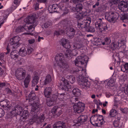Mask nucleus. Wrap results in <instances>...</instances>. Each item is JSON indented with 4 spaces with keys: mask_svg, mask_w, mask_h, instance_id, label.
Masks as SVG:
<instances>
[{
    "mask_svg": "<svg viewBox=\"0 0 128 128\" xmlns=\"http://www.w3.org/2000/svg\"><path fill=\"white\" fill-rule=\"evenodd\" d=\"M88 59V57L84 54L78 56L73 62L76 66L74 70L73 74L77 77L78 84L82 88L86 89L90 87L91 83L88 81L86 77V69H83L80 65H84L86 67Z\"/></svg>",
    "mask_w": 128,
    "mask_h": 128,
    "instance_id": "f257e3e1",
    "label": "nucleus"
},
{
    "mask_svg": "<svg viewBox=\"0 0 128 128\" xmlns=\"http://www.w3.org/2000/svg\"><path fill=\"white\" fill-rule=\"evenodd\" d=\"M32 114L34 112L36 114L35 115L32 116V122H35L37 124H39L40 122L44 121L45 118L44 114H42L38 117L37 116V114L39 111L40 107V104L39 103L38 98L37 96H32Z\"/></svg>",
    "mask_w": 128,
    "mask_h": 128,
    "instance_id": "f03ea898",
    "label": "nucleus"
},
{
    "mask_svg": "<svg viewBox=\"0 0 128 128\" xmlns=\"http://www.w3.org/2000/svg\"><path fill=\"white\" fill-rule=\"evenodd\" d=\"M55 60L57 65L54 64V66L56 67V71L58 74L62 73L64 71H68L69 66L64 62V58L62 54H57L56 56Z\"/></svg>",
    "mask_w": 128,
    "mask_h": 128,
    "instance_id": "7ed1b4c3",
    "label": "nucleus"
},
{
    "mask_svg": "<svg viewBox=\"0 0 128 128\" xmlns=\"http://www.w3.org/2000/svg\"><path fill=\"white\" fill-rule=\"evenodd\" d=\"M86 16L84 12H78L76 16V18L78 19L77 20V24L78 27L80 30H81L83 28H85L88 26L91 22L90 18H86L84 20L82 18Z\"/></svg>",
    "mask_w": 128,
    "mask_h": 128,
    "instance_id": "20e7f679",
    "label": "nucleus"
},
{
    "mask_svg": "<svg viewBox=\"0 0 128 128\" xmlns=\"http://www.w3.org/2000/svg\"><path fill=\"white\" fill-rule=\"evenodd\" d=\"M78 98L75 96H73L70 100L71 102L75 104L73 106L74 112L80 113L84 111V104L79 102Z\"/></svg>",
    "mask_w": 128,
    "mask_h": 128,
    "instance_id": "39448f33",
    "label": "nucleus"
},
{
    "mask_svg": "<svg viewBox=\"0 0 128 128\" xmlns=\"http://www.w3.org/2000/svg\"><path fill=\"white\" fill-rule=\"evenodd\" d=\"M24 21L28 24L27 26H20L16 29V31L17 33L22 32L24 30L27 31L32 28V16H28L24 20Z\"/></svg>",
    "mask_w": 128,
    "mask_h": 128,
    "instance_id": "423d86ee",
    "label": "nucleus"
},
{
    "mask_svg": "<svg viewBox=\"0 0 128 128\" xmlns=\"http://www.w3.org/2000/svg\"><path fill=\"white\" fill-rule=\"evenodd\" d=\"M82 46L80 44L76 42L74 43L73 48L74 49L71 50L70 49L66 50L64 51V55L66 58L71 57L72 56H76L78 54L77 50L80 49Z\"/></svg>",
    "mask_w": 128,
    "mask_h": 128,
    "instance_id": "0eeeda50",
    "label": "nucleus"
},
{
    "mask_svg": "<svg viewBox=\"0 0 128 128\" xmlns=\"http://www.w3.org/2000/svg\"><path fill=\"white\" fill-rule=\"evenodd\" d=\"M20 39V38L18 36H15L11 39L10 40V44H8L6 48L7 51L4 52V53L6 54H7L10 52V48L14 49L18 47L20 44L18 43Z\"/></svg>",
    "mask_w": 128,
    "mask_h": 128,
    "instance_id": "6e6552de",
    "label": "nucleus"
},
{
    "mask_svg": "<svg viewBox=\"0 0 128 128\" xmlns=\"http://www.w3.org/2000/svg\"><path fill=\"white\" fill-rule=\"evenodd\" d=\"M119 16L118 14L111 10L106 12L105 14V19L110 22L116 20Z\"/></svg>",
    "mask_w": 128,
    "mask_h": 128,
    "instance_id": "1a4fd4ad",
    "label": "nucleus"
},
{
    "mask_svg": "<svg viewBox=\"0 0 128 128\" xmlns=\"http://www.w3.org/2000/svg\"><path fill=\"white\" fill-rule=\"evenodd\" d=\"M88 117L86 115H82L79 116L76 119L74 120L73 122L74 123V126H78L85 124L87 122Z\"/></svg>",
    "mask_w": 128,
    "mask_h": 128,
    "instance_id": "9d476101",
    "label": "nucleus"
},
{
    "mask_svg": "<svg viewBox=\"0 0 128 128\" xmlns=\"http://www.w3.org/2000/svg\"><path fill=\"white\" fill-rule=\"evenodd\" d=\"M95 26L97 29L101 32L106 31L108 29L106 24L103 22L101 18H99L95 23Z\"/></svg>",
    "mask_w": 128,
    "mask_h": 128,
    "instance_id": "9b49d317",
    "label": "nucleus"
},
{
    "mask_svg": "<svg viewBox=\"0 0 128 128\" xmlns=\"http://www.w3.org/2000/svg\"><path fill=\"white\" fill-rule=\"evenodd\" d=\"M52 5L53 7L52 9V13L56 12H58L59 10H64L65 11L64 12V14H66L68 12V9H66L65 8L64 9L63 8H64V5L63 4V3L61 2L60 3L58 4H54Z\"/></svg>",
    "mask_w": 128,
    "mask_h": 128,
    "instance_id": "f8f14e48",
    "label": "nucleus"
},
{
    "mask_svg": "<svg viewBox=\"0 0 128 128\" xmlns=\"http://www.w3.org/2000/svg\"><path fill=\"white\" fill-rule=\"evenodd\" d=\"M60 80V82L59 85L61 89L67 91L69 89L71 88V86L69 84L68 81L64 77H62Z\"/></svg>",
    "mask_w": 128,
    "mask_h": 128,
    "instance_id": "ddd939ff",
    "label": "nucleus"
},
{
    "mask_svg": "<svg viewBox=\"0 0 128 128\" xmlns=\"http://www.w3.org/2000/svg\"><path fill=\"white\" fill-rule=\"evenodd\" d=\"M10 102L7 100H4L0 102V105L6 110H8L12 107L10 104Z\"/></svg>",
    "mask_w": 128,
    "mask_h": 128,
    "instance_id": "4468645a",
    "label": "nucleus"
},
{
    "mask_svg": "<svg viewBox=\"0 0 128 128\" xmlns=\"http://www.w3.org/2000/svg\"><path fill=\"white\" fill-rule=\"evenodd\" d=\"M26 73L25 71L23 72L22 68H18L16 71V76L18 80H22L25 77Z\"/></svg>",
    "mask_w": 128,
    "mask_h": 128,
    "instance_id": "2eb2a0df",
    "label": "nucleus"
},
{
    "mask_svg": "<svg viewBox=\"0 0 128 128\" xmlns=\"http://www.w3.org/2000/svg\"><path fill=\"white\" fill-rule=\"evenodd\" d=\"M121 118L118 117L115 119L113 124L114 126L118 127L119 128H124L123 121Z\"/></svg>",
    "mask_w": 128,
    "mask_h": 128,
    "instance_id": "dca6fc26",
    "label": "nucleus"
},
{
    "mask_svg": "<svg viewBox=\"0 0 128 128\" xmlns=\"http://www.w3.org/2000/svg\"><path fill=\"white\" fill-rule=\"evenodd\" d=\"M62 112L61 108L58 106H56L52 109L51 113L52 115L55 116L54 117H57L61 114Z\"/></svg>",
    "mask_w": 128,
    "mask_h": 128,
    "instance_id": "f3484780",
    "label": "nucleus"
},
{
    "mask_svg": "<svg viewBox=\"0 0 128 128\" xmlns=\"http://www.w3.org/2000/svg\"><path fill=\"white\" fill-rule=\"evenodd\" d=\"M22 107L19 105H17L12 108L11 113L12 114H15L16 115L20 116L22 112Z\"/></svg>",
    "mask_w": 128,
    "mask_h": 128,
    "instance_id": "a211bd4d",
    "label": "nucleus"
},
{
    "mask_svg": "<svg viewBox=\"0 0 128 128\" xmlns=\"http://www.w3.org/2000/svg\"><path fill=\"white\" fill-rule=\"evenodd\" d=\"M128 6V4L127 2L121 1L120 3L118 8L122 11L124 12L126 11L127 9H125L127 8Z\"/></svg>",
    "mask_w": 128,
    "mask_h": 128,
    "instance_id": "6ab92c4d",
    "label": "nucleus"
},
{
    "mask_svg": "<svg viewBox=\"0 0 128 128\" xmlns=\"http://www.w3.org/2000/svg\"><path fill=\"white\" fill-rule=\"evenodd\" d=\"M66 32L67 34L69 36L70 38H72L75 34V30L73 28H68Z\"/></svg>",
    "mask_w": 128,
    "mask_h": 128,
    "instance_id": "aec40b11",
    "label": "nucleus"
},
{
    "mask_svg": "<svg viewBox=\"0 0 128 128\" xmlns=\"http://www.w3.org/2000/svg\"><path fill=\"white\" fill-rule=\"evenodd\" d=\"M53 127V128H65V124L63 122L59 121L54 124Z\"/></svg>",
    "mask_w": 128,
    "mask_h": 128,
    "instance_id": "412c9836",
    "label": "nucleus"
},
{
    "mask_svg": "<svg viewBox=\"0 0 128 128\" xmlns=\"http://www.w3.org/2000/svg\"><path fill=\"white\" fill-rule=\"evenodd\" d=\"M52 90L51 88L46 87L45 89L44 92V94L45 96L48 98H49L50 97Z\"/></svg>",
    "mask_w": 128,
    "mask_h": 128,
    "instance_id": "4be33fe9",
    "label": "nucleus"
},
{
    "mask_svg": "<svg viewBox=\"0 0 128 128\" xmlns=\"http://www.w3.org/2000/svg\"><path fill=\"white\" fill-rule=\"evenodd\" d=\"M34 76L32 79V84L35 85L38 83L39 80V74L36 72H34Z\"/></svg>",
    "mask_w": 128,
    "mask_h": 128,
    "instance_id": "5701e85b",
    "label": "nucleus"
},
{
    "mask_svg": "<svg viewBox=\"0 0 128 128\" xmlns=\"http://www.w3.org/2000/svg\"><path fill=\"white\" fill-rule=\"evenodd\" d=\"M22 109V112L20 114V119L22 120H23L26 119L29 116L28 111L25 110L23 111V108Z\"/></svg>",
    "mask_w": 128,
    "mask_h": 128,
    "instance_id": "b1692460",
    "label": "nucleus"
},
{
    "mask_svg": "<svg viewBox=\"0 0 128 128\" xmlns=\"http://www.w3.org/2000/svg\"><path fill=\"white\" fill-rule=\"evenodd\" d=\"M19 54V52L14 50L11 52L10 56L12 59L15 60L18 58Z\"/></svg>",
    "mask_w": 128,
    "mask_h": 128,
    "instance_id": "393cba45",
    "label": "nucleus"
},
{
    "mask_svg": "<svg viewBox=\"0 0 128 128\" xmlns=\"http://www.w3.org/2000/svg\"><path fill=\"white\" fill-rule=\"evenodd\" d=\"M56 94L58 100L61 101L63 100H66V95L65 93L57 94Z\"/></svg>",
    "mask_w": 128,
    "mask_h": 128,
    "instance_id": "a878e982",
    "label": "nucleus"
},
{
    "mask_svg": "<svg viewBox=\"0 0 128 128\" xmlns=\"http://www.w3.org/2000/svg\"><path fill=\"white\" fill-rule=\"evenodd\" d=\"M19 54L22 56H25L27 54V52L25 47H22L20 49Z\"/></svg>",
    "mask_w": 128,
    "mask_h": 128,
    "instance_id": "bb28decb",
    "label": "nucleus"
},
{
    "mask_svg": "<svg viewBox=\"0 0 128 128\" xmlns=\"http://www.w3.org/2000/svg\"><path fill=\"white\" fill-rule=\"evenodd\" d=\"M109 114L108 117L110 118L114 117H115L117 114V112L116 110L112 109L109 112Z\"/></svg>",
    "mask_w": 128,
    "mask_h": 128,
    "instance_id": "cd10ccee",
    "label": "nucleus"
},
{
    "mask_svg": "<svg viewBox=\"0 0 128 128\" xmlns=\"http://www.w3.org/2000/svg\"><path fill=\"white\" fill-rule=\"evenodd\" d=\"M81 92L80 90L77 88H74L72 91L73 94L76 96H79L81 94Z\"/></svg>",
    "mask_w": 128,
    "mask_h": 128,
    "instance_id": "c85d7f7f",
    "label": "nucleus"
},
{
    "mask_svg": "<svg viewBox=\"0 0 128 128\" xmlns=\"http://www.w3.org/2000/svg\"><path fill=\"white\" fill-rule=\"evenodd\" d=\"M85 36L84 35L82 34V36L80 35L78 38L76 39V40L77 42L81 44L83 42H85Z\"/></svg>",
    "mask_w": 128,
    "mask_h": 128,
    "instance_id": "c756f323",
    "label": "nucleus"
},
{
    "mask_svg": "<svg viewBox=\"0 0 128 128\" xmlns=\"http://www.w3.org/2000/svg\"><path fill=\"white\" fill-rule=\"evenodd\" d=\"M121 19L124 22H128V13L126 12L120 17Z\"/></svg>",
    "mask_w": 128,
    "mask_h": 128,
    "instance_id": "7c9ffc66",
    "label": "nucleus"
},
{
    "mask_svg": "<svg viewBox=\"0 0 128 128\" xmlns=\"http://www.w3.org/2000/svg\"><path fill=\"white\" fill-rule=\"evenodd\" d=\"M66 78L69 80V82L72 84L75 82V78L72 75L67 76H66Z\"/></svg>",
    "mask_w": 128,
    "mask_h": 128,
    "instance_id": "2f4dec72",
    "label": "nucleus"
},
{
    "mask_svg": "<svg viewBox=\"0 0 128 128\" xmlns=\"http://www.w3.org/2000/svg\"><path fill=\"white\" fill-rule=\"evenodd\" d=\"M66 24H65V26H63L64 30H61L59 31V32H60V34H64V32L66 30V29L68 28V27H70V26L71 25V24L68 23L66 25Z\"/></svg>",
    "mask_w": 128,
    "mask_h": 128,
    "instance_id": "473e14b6",
    "label": "nucleus"
},
{
    "mask_svg": "<svg viewBox=\"0 0 128 128\" xmlns=\"http://www.w3.org/2000/svg\"><path fill=\"white\" fill-rule=\"evenodd\" d=\"M20 117V116L15 114L11 119L12 122L14 124L17 123Z\"/></svg>",
    "mask_w": 128,
    "mask_h": 128,
    "instance_id": "72a5a7b5",
    "label": "nucleus"
},
{
    "mask_svg": "<svg viewBox=\"0 0 128 128\" xmlns=\"http://www.w3.org/2000/svg\"><path fill=\"white\" fill-rule=\"evenodd\" d=\"M52 80L51 76L50 75H48L46 76L44 80V84L46 85L50 83Z\"/></svg>",
    "mask_w": 128,
    "mask_h": 128,
    "instance_id": "f704fd0d",
    "label": "nucleus"
},
{
    "mask_svg": "<svg viewBox=\"0 0 128 128\" xmlns=\"http://www.w3.org/2000/svg\"><path fill=\"white\" fill-rule=\"evenodd\" d=\"M30 76L28 75L24 81V85L25 87L26 88H27L28 86V85L30 81Z\"/></svg>",
    "mask_w": 128,
    "mask_h": 128,
    "instance_id": "c9c22d12",
    "label": "nucleus"
},
{
    "mask_svg": "<svg viewBox=\"0 0 128 128\" xmlns=\"http://www.w3.org/2000/svg\"><path fill=\"white\" fill-rule=\"evenodd\" d=\"M35 15L32 14V28H34V27L36 26L38 24L36 20V18L35 17Z\"/></svg>",
    "mask_w": 128,
    "mask_h": 128,
    "instance_id": "e433bc0d",
    "label": "nucleus"
},
{
    "mask_svg": "<svg viewBox=\"0 0 128 128\" xmlns=\"http://www.w3.org/2000/svg\"><path fill=\"white\" fill-rule=\"evenodd\" d=\"M32 91H31L30 94H29L28 96L27 97L26 96V100H28V101L29 103L31 104L32 106Z\"/></svg>",
    "mask_w": 128,
    "mask_h": 128,
    "instance_id": "4c0bfd02",
    "label": "nucleus"
},
{
    "mask_svg": "<svg viewBox=\"0 0 128 128\" xmlns=\"http://www.w3.org/2000/svg\"><path fill=\"white\" fill-rule=\"evenodd\" d=\"M118 43L114 42L111 44L110 47L113 50H114L118 48Z\"/></svg>",
    "mask_w": 128,
    "mask_h": 128,
    "instance_id": "58836bf2",
    "label": "nucleus"
},
{
    "mask_svg": "<svg viewBox=\"0 0 128 128\" xmlns=\"http://www.w3.org/2000/svg\"><path fill=\"white\" fill-rule=\"evenodd\" d=\"M97 115L96 114L95 115L92 116L90 118V122L91 124L92 121L96 122L97 121H98Z\"/></svg>",
    "mask_w": 128,
    "mask_h": 128,
    "instance_id": "ea45409f",
    "label": "nucleus"
},
{
    "mask_svg": "<svg viewBox=\"0 0 128 128\" xmlns=\"http://www.w3.org/2000/svg\"><path fill=\"white\" fill-rule=\"evenodd\" d=\"M122 71L123 72H124L126 70H128V63H126L124 65L122 66L121 68Z\"/></svg>",
    "mask_w": 128,
    "mask_h": 128,
    "instance_id": "a19ab883",
    "label": "nucleus"
},
{
    "mask_svg": "<svg viewBox=\"0 0 128 128\" xmlns=\"http://www.w3.org/2000/svg\"><path fill=\"white\" fill-rule=\"evenodd\" d=\"M50 99L56 104V101L58 100L57 94L53 95L52 97Z\"/></svg>",
    "mask_w": 128,
    "mask_h": 128,
    "instance_id": "79ce46f5",
    "label": "nucleus"
},
{
    "mask_svg": "<svg viewBox=\"0 0 128 128\" xmlns=\"http://www.w3.org/2000/svg\"><path fill=\"white\" fill-rule=\"evenodd\" d=\"M76 10L77 12H79L82 8V5L81 4H77L76 7Z\"/></svg>",
    "mask_w": 128,
    "mask_h": 128,
    "instance_id": "37998d69",
    "label": "nucleus"
},
{
    "mask_svg": "<svg viewBox=\"0 0 128 128\" xmlns=\"http://www.w3.org/2000/svg\"><path fill=\"white\" fill-rule=\"evenodd\" d=\"M114 108H117L118 107V104L119 102V100L117 98L115 97L114 98Z\"/></svg>",
    "mask_w": 128,
    "mask_h": 128,
    "instance_id": "c03bdc74",
    "label": "nucleus"
},
{
    "mask_svg": "<svg viewBox=\"0 0 128 128\" xmlns=\"http://www.w3.org/2000/svg\"><path fill=\"white\" fill-rule=\"evenodd\" d=\"M92 40L95 43V44L96 45L98 44V43L100 42V39L98 38L97 37L94 38Z\"/></svg>",
    "mask_w": 128,
    "mask_h": 128,
    "instance_id": "a18cd8bd",
    "label": "nucleus"
},
{
    "mask_svg": "<svg viewBox=\"0 0 128 128\" xmlns=\"http://www.w3.org/2000/svg\"><path fill=\"white\" fill-rule=\"evenodd\" d=\"M18 0H14V3L15 4L14 6H13L12 7V10H14L16 9L18 6L17 4L18 3Z\"/></svg>",
    "mask_w": 128,
    "mask_h": 128,
    "instance_id": "49530a36",
    "label": "nucleus"
},
{
    "mask_svg": "<svg viewBox=\"0 0 128 128\" xmlns=\"http://www.w3.org/2000/svg\"><path fill=\"white\" fill-rule=\"evenodd\" d=\"M68 41V40L66 39L62 38L61 40V44L62 46L64 47V46H65L66 43Z\"/></svg>",
    "mask_w": 128,
    "mask_h": 128,
    "instance_id": "de8ad7c7",
    "label": "nucleus"
},
{
    "mask_svg": "<svg viewBox=\"0 0 128 128\" xmlns=\"http://www.w3.org/2000/svg\"><path fill=\"white\" fill-rule=\"evenodd\" d=\"M87 30L88 32L93 33L95 31L94 28L92 26H90L88 28Z\"/></svg>",
    "mask_w": 128,
    "mask_h": 128,
    "instance_id": "09e8293b",
    "label": "nucleus"
},
{
    "mask_svg": "<svg viewBox=\"0 0 128 128\" xmlns=\"http://www.w3.org/2000/svg\"><path fill=\"white\" fill-rule=\"evenodd\" d=\"M56 104L55 103H54L50 99H49V100L47 102V105L49 106H51L53 104Z\"/></svg>",
    "mask_w": 128,
    "mask_h": 128,
    "instance_id": "8fccbe9b",
    "label": "nucleus"
},
{
    "mask_svg": "<svg viewBox=\"0 0 128 128\" xmlns=\"http://www.w3.org/2000/svg\"><path fill=\"white\" fill-rule=\"evenodd\" d=\"M121 0H111L110 1V4L111 5L113 4H116L120 2Z\"/></svg>",
    "mask_w": 128,
    "mask_h": 128,
    "instance_id": "3c124183",
    "label": "nucleus"
},
{
    "mask_svg": "<svg viewBox=\"0 0 128 128\" xmlns=\"http://www.w3.org/2000/svg\"><path fill=\"white\" fill-rule=\"evenodd\" d=\"M31 46H30L29 45L27 46V50L28 54H30L32 53V48Z\"/></svg>",
    "mask_w": 128,
    "mask_h": 128,
    "instance_id": "603ef678",
    "label": "nucleus"
},
{
    "mask_svg": "<svg viewBox=\"0 0 128 128\" xmlns=\"http://www.w3.org/2000/svg\"><path fill=\"white\" fill-rule=\"evenodd\" d=\"M52 23L50 22H46L44 24V26L46 28H48L49 26L51 25Z\"/></svg>",
    "mask_w": 128,
    "mask_h": 128,
    "instance_id": "864d4df0",
    "label": "nucleus"
},
{
    "mask_svg": "<svg viewBox=\"0 0 128 128\" xmlns=\"http://www.w3.org/2000/svg\"><path fill=\"white\" fill-rule=\"evenodd\" d=\"M4 114L5 112L4 110L2 108H0V118L3 117Z\"/></svg>",
    "mask_w": 128,
    "mask_h": 128,
    "instance_id": "5fc2aeb1",
    "label": "nucleus"
},
{
    "mask_svg": "<svg viewBox=\"0 0 128 128\" xmlns=\"http://www.w3.org/2000/svg\"><path fill=\"white\" fill-rule=\"evenodd\" d=\"M105 41L106 43V44H108L110 42V40L109 38H105Z\"/></svg>",
    "mask_w": 128,
    "mask_h": 128,
    "instance_id": "6e6d98bb",
    "label": "nucleus"
},
{
    "mask_svg": "<svg viewBox=\"0 0 128 128\" xmlns=\"http://www.w3.org/2000/svg\"><path fill=\"white\" fill-rule=\"evenodd\" d=\"M64 47L66 49H69L70 48L71 46L68 42L65 44V46H64Z\"/></svg>",
    "mask_w": 128,
    "mask_h": 128,
    "instance_id": "4d7b16f0",
    "label": "nucleus"
},
{
    "mask_svg": "<svg viewBox=\"0 0 128 128\" xmlns=\"http://www.w3.org/2000/svg\"><path fill=\"white\" fill-rule=\"evenodd\" d=\"M128 109L127 108H120V110L123 113H126L128 112Z\"/></svg>",
    "mask_w": 128,
    "mask_h": 128,
    "instance_id": "13d9d810",
    "label": "nucleus"
},
{
    "mask_svg": "<svg viewBox=\"0 0 128 128\" xmlns=\"http://www.w3.org/2000/svg\"><path fill=\"white\" fill-rule=\"evenodd\" d=\"M39 4L38 3H36L35 4L34 8L35 10H37L39 9Z\"/></svg>",
    "mask_w": 128,
    "mask_h": 128,
    "instance_id": "bf43d9fd",
    "label": "nucleus"
},
{
    "mask_svg": "<svg viewBox=\"0 0 128 128\" xmlns=\"http://www.w3.org/2000/svg\"><path fill=\"white\" fill-rule=\"evenodd\" d=\"M98 121L104 119L103 116L99 114L97 115Z\"/></svg>",
    "mask_w": 128,
    "mask_h": 128,
    "instance_id": "052dcab7",
    "label": "nucleus"
},
{
    "mask_svg": "<svg viewBox=\"0 0 128 128\" xmlns=\"http://www.w3.org/2000/svg\"><path fill=\"white\" fill-rule=\"evenodd\" d=\"M52 7L53 6H52V5H50L48 7V10L50 13H52Z\"/></svg>",
    "mask_w": 128,
    "mask_h": 128,
    "instance_id": "680f3d73",
    "label": "nucleus"
},
{
    "mask_svg": "<svg viewBox=\"0 0 128 128\" xmlns=\"http://www.w3.org/2000/svg\"><path fill=\"white\" fill-rule=\"evenodd\" d=\"M100 122H98V124H100V125H102L104 124L105 122L104 121V119L99 120V121Z\"/></svg>",
    "mask_w": 128,
    "mask_h": 128,
    "instance_id": "e2e57ef3",
    "label": "nucleus"
},
{
    "mask_svg": "<svg viewBox=\"0 0 128 128\" xmlns=\"http://www.w3.org/2000/svg\"><path fill=\"white\" fill-rule=\"evenodd\" d=\"M6 91L8 94L10 95L12 94V91L10 88H8L6 89Z\"/></svg>",
    "mask_w": 128,
    "mask_h": 128,
    "instance_id": "0e129e2a",
    "label": "nucleus"
},
{
    "mask_svg": "<svg viewBox=\"0 0 128 128\" xmlns=\"http://www.w3.org/2000/svg\"><path fill=\"white\" fill-rule=\"evenodd\" d=\"M100 4V2H97L96 3L92 6V8H94L96 7V6H98Z\"/></svg>",
    "mask_w": 128,
    "mask_h": 128,
    "instance_id": "69168bd1",
    "label": "nucleus"
},
{
    "mask_svg": "<svg viewBox=\"0 0 128 128\" xmlns=\"http://www.w3.org/2000/svg\"><path fill=\"white\" fill-rule=\"evenodd\" d=\"M124 92L127 95H128V86L125 88L124 90Z\"/></svg>",
    "mask_w": 128,
    "mask_h": 128,
    "instance_id": "338daca9",
    "label": "nucleus"
},
{
    "mask_svg": "<svg viewBox=\"0 0 128 128\" xmlns=\"http://www.w3.org/2000/svg\"><path fill=\"white\" fill-rule=\"evenodd\" d=\"M32 36H34L36 38L38 37V34L37 32H32Z\"/></svg>",
    "mask_w": 128,
    "mask_h": 128,
    "instance_id": "774afa93",
    "label": "nucleus"
}]
</instances>
